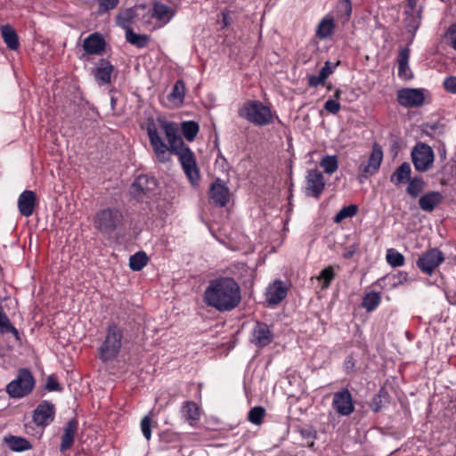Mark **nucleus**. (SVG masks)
I'll return each mask as SVG.
<instances>
[{
  "label": "nucleus",
  "instance_id": "f257e3e1",
  "mask_svg": "<svg viewBox=\"0 0 456 456\" xmlns=\"http://www.w3.org/2000/svg\"><path fill=\"white\" fill-rule=\"evenodd\" d=\"M157 123L165 133L169 144L168 147L159 136L158 126L154 120H149L147 123V134L158 160L165 163L170 160L171 153L177 155L183 170L191 183L198 184L200 180V174L197 166L196 157L178 134V125L160 117L157 118Z\"/></svg>",
  "mask_w": 456,
  "mask_h": 456
},
{
  "label": "nucleus",
  "instance_id": "f03ea898",
  "mask_svg": "<svg viewBox=\"0 0 456 456\" xmlns=\"http://www.w3.org/2000/svg\"><path fill=\"white\" fill-rule=\"evenodd\" d=\"M204 303L218 312H230L241 302L240 284L232 277L221 276L210 280L203 294Z\"/></svg>",
  "mask_w": 456,
  "mask_h": 456
},
{
  "label": "nucleus",
  "instance_id": "7ed1b4c3",
  "mask_svg": "<svg viewBox=\"0 0 456 456\" xmlns=\"http://www.w3.org/2000/svg\"><path fill=\"white\" fill-rule=\"evenodd\" d=\"M238 115L256 126L271 125L275 118L271 107L258 100L246 101L238 110Z\"/></svg>",
  "mask_w": 456,
  "mask_h": 456
},
{
  "label": "nucleus",
  "instance_id": "20e7f679",
  "mask_svg": "<svg viewBox=\"0 0 456 456\" xmlns=\"http://www.w3.org/2000/svg\"><path fill=\"white\" fill-rule=\"evenodd\" d=\"M124 330L115 322L108 325L102 343L98 349V357L102 362L114 360L120 353Z\"/></svg>",
  "mask_w": 456,
  "mask_h": 456
},
{
  "label": "nucleus",
  "instance_id": "39448f33",
  "mask_svg": "<svg viewBox=\"0 0 456 456\" xmlns=\"http://www.w3.org/2000/svg\"><path fill=\"white\" fill-rule=\"evenodd\" d=\"M123 220L122 213L117 208H104L94 216V227L102 233L113 232Z\"/></svg>",
  "mask_w": 456,
  "mask_h": 456
},
{
  "label": "nucleus",
  "instance_id": "423d86ee",
  "mask_svg": "<svg viewBox=\"0 0 456 456\" xmlns=\"http://www.w3.org/2000/svg\"><path fill=\"white\" fill-rule=\"evenodd\" d=\"M35 387V379L27 369L19 370L17 379L7 385L6 391L11 397L21 398L30 394Z\"/></svg>",
  "mask_w": 456,
  "mask_h": 456
},
{
  "label": "nucleus",
  "instance_id": "0eeeda50",
  "mask_svg": "<svg viewBox=\"0 0 456 456\" xmlns=\"http://www.w3.org/2000/svg\"><path fill=\"white\" fill-rule=\"evenodd\" d=\"M411 160L419 172L429 170L434 163L435 155L432 148L424 142H418L411 151Z\"/></svg>",
  "mask_w": 456,
  "mask_h": 456
},
{
  "label": "nucleus",
  "instance_id": "6e6552de",
  "mask_svg": "<svg viewBox=\"0 0 456 456\" xmlns=\"http://www.w3.org/2000/svg\"><path fill=\"white\" fill-rule=\"evenodd\" d=\"M331 406L339 416H349L354 411V402L352 394L347 388L333 394Z\"/></svg>",
  "mask_w": 456,
  "mask_h": 456
},
{
  "label": "nucleus",
  "instance_id": "1a4fd4ad",
  "mask_svg": "<svg viewBox=\"0 0 456 456\" xmlns=\"http://www.w3.org/2000/svg\"><path fill=\"white\" fill-rule=\"evenodd\" d=\"M157 187V181L153 176L140 175L131 185V194L139 201H142Z\"/></svg>",
  "mask_w": 456,
  "mask_h": 456
},
{
  "label": "nucleus",
  "instance_id": "9d476101",
  "mask_svg": "<svg viewBox=\"0 0 456 456\" xmlns=\"http://www.w3.org/2000/svg\"><path fill=\"white\" fill-rule=\"evenodd\" d=\"M444 261V256L438 248H431L422 254L416 265L420 271L426 274L431 275L435 269Z\"/></svg>",
  "mask_w": 456,
  "mask_h": 456
},
{
  "label": "nucleus",
  "instance_id": "9b49d317",
  "mask_svg": "<svg viewBox=\"0 0 456 456\" xmlns=\"http://www.w3.org/2000/svg\"><path fill=\"white\" fill-rule=\"evenodd\" d=\"M398 103L404 108L420 107L425 102L422 89L402 88L396 92Z\"/></svg>",
  "mask_w": 456,
  "mask_h": 456
},
{
  "label": "nucleus",
  "instance_id": "f8f14e48",
  "mask_svg": "<svg viewBox=\"0 0 456 456\" xmlns=\"http://www.w3.org/2000/svg\"><path fill=\"white\" fill-rule=\"evenodd\" d=\"M54 417V405L48 401H43L34 410L32 421L37 427L45 428L53 421Z\"/></svg>",
  "mask_w": 456,
  "mask_h": 456
},
{
  "label": "nucleus",
  "instance_id": "ddd939ff",
  "mask_svg": "<svg viewBox=\"0 0 456 456\" xmlns=\"http://www.w3.org/2000/svg\"><path fill=\"white\" fill-rule=\"evenodd\" d=\"M324 176L318 169L308 170L305 192L307 196L319 199L325 189Z\"/></svg>",
  "mask_w": 456,
  "mask_h": 456
},
{
  "label": "nucleus",
  "instance_id": "4468645a",
  "mask_svg": "<svg viewBox=\"0 0 456 456\" xmlns=\"http://www.w3.org/2000/svg\"><path fill=\"white\" fill-rule=\"evenodd\" d=\"M209 199L216 206L225 207L230 200V191L225 183L216 178L210 185Z\"/></svg>",
  "mask_w": 456,
  "mask_h": 456
},
{
  "label": "nucleus",
  "instance_id": "2eb2a0df",
  "mask_svg": "<svg viewBox=\"0 0 456 456\" xmlns=\"http://www.w3.org/2000/svg\"><path fill=\"white\" fill-rule=\"evenodd\" d=\"M274 338L273 331L265 322H256L252 331L251 342L259 348L270 345Z\"/></svg>",
  "mask_w": 456,
  "mask_h": 456
},
{
  "label": "nucleus",
  "instance_id": "dca6fc26",
  "mask_svg": "<svg viewBox=\"0 0 456 456\" xmlns=\"http://www.w3.org/2000/svg\"><path fill=\"white\" fill-rule=\"evenodd\" d=\"M106 41L98 32L90 34L83 42V49L89 55H101L105 52Z\"/></svg>",
  "mask_w": 456,
  "mask_h": 456
},
{
  "label": "nucleus",
  "instance_id": "f3484780",
  "mask_svg": "<svg viewBox=\"0 0 456 456\" xmlns=\"http://www.w3.org/2000/svg\"><path fill=\"white\" fill-rule=\"evenodd\" d=\"M288 289L281 280L270 284L265 292V299L269 305H277L286 298Z\"/></svg>",
  "mask_w": 456,
  "mask_h": 456
},
{
  "label": "nucleus",
  "instance_id": "a211bd4d",
  "mask_svg": "<svg viewBox=\"0 0 456 456\" xmlns=\"http://www.w3.org/2000/svg\"><path fill=\"white\" fill-rule=\"evenodd\" d=\"M114 66L110 61L101 59L97 67L93 70L94 77L99 85H108L111 83V75L114 71Z\"/></svg>",
  "mask_w": 456,
  "mask_h": 456
},
{
  "label": "nucleus",
  "instance_id": "6ab92c4d",
  "mask_svg": "<svg viewBox=\"0 0 456 456\" xmlns=\"http://www.w3.org/2000/svg\"><path fill=\"white\" fill-rule=\"evenodd\" d=\"M37 203V195L33 191H24L18 199V208L21 216H32Z\"/></svg>",
  "mask_w": 456,
  "mask_h": 456
},
{
  "label": "nucleus",
  "instance_id": "aec40b11",
  "mask_svg": "<svg viewBox=\"0 0 456 456\" xmlns=\"http://www.w3.org/2000/svg\"><path fill=\"white\" fill-rule=\"evenodd\" d=\"M78 422L73 418L69 419L64 427V431L61 436V442L60 451L61 452L70 449L74 444L75 436L77 432Z\"/></svg>",
  "mask_w": 456,
  "mask_h": 456
},
{
  "label": "nucleus",
  "instance_id": "412c9836",
  "mask_svg": "<svg viewBox=\"0 0 456 456\" xmlns=\"http://www.w3.org/2000/svg\"><path fill=\"white\" fill-rule=\"evenodd\" d=\"M409 47L399 49L397 55L398 77L403 80H410L413 77V73L409 67L410 59Z\"/></svg>",
  "mask_w": 456,
  "mask_h": 456
},
{
  "label": "nucleus",
  "instance_id": "4be33fe9",
  "mask_svg": "<svg viewBox=\"0 0 456 456\" xmlns=\"http://www.w3.org/2000/svg\"><path fill=\"white\" fill-rule=\"evenodd\" d=\"M383 159V151L379 144L374 143L372 146L371 153L369 157L368 163L362 167V173L367 175H373L379 169L380 164Z\"/></svg>",
  "mask_w": 456,
  "mask_h": 456
},
{
  "label": "nucleus",
  "instance_id": "5701e85b",
  "mask_svg": "<svg viewBox=\"0 0 456 456\" xmlns=\"http://www.w3.org/2000/svg\"><path fill=\"white\" fill-rule=\"evenodd\" d=\"M444 200V196L439 191H428L419 199L420 209L426 212H432Z\"/></svg>",
  "mask_w": 456,
  "mask_h": 456
},
{
  "label": "nucleus",
  "instance_id": "b1692460",
  "mask_svg": "<svg viewBox=\"0 0 456 456\" xmlns=\"http://www.w3.org/2000/svg\"><path fill=\"white\" fill-rule=\"evenodd\" d=\"M174 15L175 11L172 7L160 2L153 4L151 17L155 18L162 26L168 23Z\"/></svg>",
  "mask_w": 456,
  "mask_h": 456
},
{
  "label": "nucleus",
  "instance_id": "393cba45",
  "mask_svg": "<svg viewBox=\"0 0 456 456\" xmlns=\"http://www.w3.org/2000/svg\"><path fill=\"white\" fill-rule=\"evenodd\" d=\"M4 443L13 452H24L32 449V444L26 438L9 435L4 436Z\"/></svg>",
  "mask_w": 456,
  "mask_h": 456
},
{
  "label": "nucleus",
  "instance_id": "a878e982",
  "mask_svg": "<svg viewBox=\"0 0 456 456\" xmlns=\"http://www.w3.org/2000/svg\"><path fill=\"white\" fill-rule=\"evenodd\" d=\"M1 36L11 50H17L20 47L18 35L15 29L9 24L2 25L0 28Z\"/></svg>",
  "mask_w": 456,
  "mask_h": 456
},
{
  "label": "nucleus",
  "instance_id": "bb28decb",
  "mask_svg": "<svg viewBox=\"0 0 456 456\" xmlns=\"http://www.w3.org/2000/svg\"><path fill=\"white\" fill-rule=\"evenodd\" d=\"M390 403V395L385 387H381L370 403V407L374 412H379L382 408Z\"/></svg>",
  "mask_w": 456,
  "mask_h": 456
},
{
  "label": "nucleus",
  "instance_id": "cd10ccee",
  "mask_svg": "<svg viewBox=\"0 0 456 456\" xmlns=\"http://www.w3.org/2000/svg\"><path fill=\"white\" fill-rule=\"evenodd\" d=\"M411 168L408 162L402 163L392 174L390 177L391 183L395 185H400L411 179Z\"/></svg>",
  "mask_w": 456,
  "mask_h": 456
},
{
  "label": "nucleus",
  "instance_id": "c85d7f7f",
  "mask_svg": "<svg viewBox=\"0 0 456 456\" xmlns=\"http://www.w3.org/2000/svg\"><path fill=\"white\" fill-rule=\"evenodd\" d=\"M181 412L183 417L192 425L200 418V410L199 405L192 401H185L183 403Z\"/></svg>",
  "mask_w": 456,
  "mask_h": 456
},
{
  "label": "nucleus",
  "instance_id": "c756f323",
  "mask_svg": "<svg viewBox=\"0 0 456 456\" xmlns=\"http://www.w3.org/2000/svg\"><path fill=\"white\" fill-rule=\"evenodd\" d=\"M126 40L138 48H144L150 43L151 37L146 34H137L134 32L133 29H127Z\"/></svg>",
  "mask_w": 456,
  "mask_h": 456
},
{
  "label": "nucleus",
  "instance_id": "7c9ffc66",
  "mask_svg": "<svg viewBox=\"0 0 456 456\" xmlns=\"http://www.w3.org/2000/svg\"><path fill=\"white\" fill-rule=\"evenodd\" d=\"M0 333H12L16 341H20V337L18 330L11 323L7 314L4 312L0 305Z\"/></svg>",
  "mask_w": 456,
  "mask_h": 456
},
{
  "label": "nucleus",
  "instance_id": "2f4dec72",
  "mask_svg": "<svg viewBox=\"0 0 456 456\" xmlns=\"http://www.w3.org/2000/svg\"><path fill=\"white\" fill-rule=\"evenodd\" d=\"M181 131L188 142H193L200 132V126L196 121H183L181 123Z\"/></svg>",
  "mask_w": 456,
  "mask_h": 456
},
{
  "label": "nucleus",
  "instance_id": "473e14b6",
  "mask_svg": "<svg viewBox=\"0 0 456 456\" xmlns=\"http://www.w3.org/2000/svg\"><path fill=\"white\" fill-rule=\"evenodd\" d=\"M426 183L420 176H415L408 181V186L406 188L407 193L411 198H417L424 191Z\"/></svg>",
  "mask_w": 456,
  "mask_h": 456
},
{
  "label": "nucleus",
  "instance_id": "72a5a7b5",
  "mask_svg": "<svg viewBox=\"0 0 456 456\" xmlns=\"http://www.w3.org/2000/svg\"><path fill=\"white\" fill-rule=\"evenodd\" d=\"M381 302V296L379 292L371 291L366 293L362 301V306L367 312L374 311Z\"/></svg>",
  "mask_w": 456,
  "mask_h": 456
},
{
  "label": "nucleus",
  "instance_id": "f704fd0d",
  "mask_svg": "<svg viewBox=\"0 0 456 456\" xmlns=\"http://www.w3.org/2000/svg\"><path fill=\"white\" fill-rule=\"evenodd\" d=\"M136 16L135 11L133 9H126L120 12L117 17V23L126 30L132 29L131 25L134 22V19Z\"/></svg>",
  "mask_w": 456,
  "mask_h": 456
},
{
  "label": "nucleus",
  "instance_id": "c9c22d12",
  "mask_svg": "<svg viewBox=\"0 0 456 456\" xmlns=\"http://www.w3.org/2000/svg\"><path fill=\"white\" fill-rule=\"evenodd\" d=\"M149 261V257L143 251L132 255L129 258V266L133 271H141Z\"/></svg>",
  "mask_w": 456,
  "mask_h": 456
},
{
  "label": "nucleus",
  "instance_id": "e433bc0d",
  "mask_svg": "<svg viewBox=\"0 0 456 456\" xmlns=\"http://www.w3.org/2000/svg\"><path fill=\"white\" fill-rule=\"evenodd\" d=\"M335 28L333 19H323L318 26L316 36L319 38H327L333 34Z\"/></svg>",
  "mask_w": 456,
  "mask_h": 456
},
{
  "label": "nucleus",
  "instance_id": "4c0bfd02",
  "mask_svg": "<svg viewBox=\"0 0 456 456\" xmlns=\"http://www.w3.org/2000/svg\"><path fill=\"white\" fill-rule=\"evenodd\" d=\"M358 209V206L355 204H350L348 206H346L337 213V215L333 218V221L336 224H339L346 218L354 216L357 214Z\"/></svg>",
  "mask_w": 456,
  "mask_h": 456
},
{
  "label": "nucleus",
  "instance_id": "58836bf2",
  "mask_svg": "<svg viewBox=\"0 0 456 456\" xmlns=\"http://www.w3.org/2000/svg\"><path fill=\"white\" fill-rule=\"evenodd\" d=\"M185 96V84L182 79L177 80L168 95L170 101H177L182 103Z\"/></svg>",
  "mask_w": 456,
  "mask_h": 456
},
{
  "label": "nucleus",
  "instance_id": "ea45409f",
  "mask_svg": "<svg viewBox=\"0 0 456 456\" xmlns=\"http://www.w3.org/2000/svg\"><path fill=\"white\" fill-rule=\"evenodd\" d=\"M335 272L334 267L331 265H329L325 267L321 273L320 275L317 277L319 281H322V289H328L333 279L335 278Z\"/></svg>",
  "mask_w": 456,
  "mask_h": 456
},
{
  "label": "nucleus",
  "instance_id": "a19ab883",
  "mask_svg": "<svg viewBox=\"0 0 456 456\" xmlns=\"http://www.w3.org/2000/svg\"><path fill=\"white\" fill-rule=\"evenodd\" d=\"M320 166L323 168L326 174L331 175L338 168V162L336 156H325L322 159Z\"/></svg>",
  "mask_w": 456,
  "mask_h": 456
},
{
  "label": "nucleus",
  "instance_id": "79ce46f5",
  "mask_svg": "<svg viewBox=\"0 0 456 456\" xmlns=\"http://www.w3.org/2000/svg\"><path fill=\"white\" fill-rule=\"evenodd\" d=\"M265 414L266 411L264 407L256 406L250 409L248 415V419L255 425H261L264 421Z\"/></svg>",
  "mask_w": 456,
  "mask_h": 456
},
{
  "label": "nucleus",
  "instance_id": "37998d69",
  "mask_svg": "<svg viewBox=\"0 0 456 456\" xmlns=\"http://www.w3.org/2000/svg\"><path fill=\"white\" fill-rule=\"evenodd\" d=\"M387 261L393 267H399L404 264V256L394 248L387 251Z\"/></svg>",
  "mask_w": 456,
  "mask_h": 456
},
{
  "label": "nucleus",
  "instance_id": "c03bdc74",
  "mask_svg": "<svg viewBox=\"0 0 456 456\" xmlns=\"http://www.w3.org/2000/svg\"><path fill=\"white\" fill-rule=\"evenodd\" d=\"M118 2L119 0H98V12L103 13L116 8V6L118 4Z\"/></svg>",
  "mask_w": 456,
  "mask_h": 456
},
{
  "label": "nucleus",
  "instance_id": "a18cd8bd",
  "mask_svg": "<svg viewBox=\"0 0 456 456\" xmlns=\"http://www.w3.org/2000/svg\"><path fill=\"white\" fill-rule=\"evenodd\" d=\"M151 419L150 416H145L141 422V428L144 437L147 440L151 439Z\"/></svg>",
  "mask_w": 456,
  "mask_h": 456
},
{
  "label": "nucleus",
  "instance_id": "49530a36",
  "mask_svg": "<svg viewBox=\"0 0 456 456\" xmlns=\"http://www.w3.org/2000/svg\"><path fill=\"white\" fill-rule=\"evenodd\" d=\"M324 109L331 113V114H338L341 109V105L338 101L330 99L328 100L324 104Z\"/></svg>",
  "mask_w": 456,
  "mask_h": 456
},
{
  "label": "nucleus",
  "instance_id": "de8ad7c7",
  "mask_svg": "<svg viewBox=\"0 0 456 456\" xmlns=\"http://www.w3.org/2000/svg\"><path fill=\"white\" fill-rule=\"evenodd\" d=\"M299 434L305 439H315L316 430L313 427H303L298 429Z\"/></svg>",
  "mask_w": 456,
  "mask_h": 456
},
{
  "label": "nucleus",
  "instance_id": "09e8293b",
  "mask_svg": "<svg viewBox=\"0 0 456 456\" xmlns=\"http://www.w3.org/2000/svg\"><path fill=\"white\" fill-rule=\"evenodd\" d=\"M45 388L48 391H61V387L58 379L53 376H49L46 379Z\"/></svg>",
  "mask_w": 456,
  "mask_h": 456
},
{
  "label": "nucleus",
  "instance_id": "8fccbe9b",
  "mask_svg": "<svg viewBox=\"0 0 456 456\" xmlns=\"http://www.w3.org/2000/svg\"><path fill=\"white\" fill-rule=\"evenodd\" d=\"M307 80H308V86L310 87H317L318 86H324L325 85V81H326L320 75H318V76L309 75L307 77Z\"/></svg>",
  "mask_w": 456,
  "mask_h": 456
},
{
  "label": "nucleus",
  "instance_id": "3c124183",
  "mask_svg": "<svg viewBox=\"0 0 456 456\" xmlns=\"http://www.w3.org/2000/svg\"><path fill=\"white\" fill-rule=\"evenodd\" d=\"M444 87L447 92L456 94V77L451 76L445 78Z\"/></svg>",
  "mask_w": 456,
  "mask_h": 456
},
{
  "label": "nucleus",
  "instance_id": "603ef678",
  "mask_svg": "<svg viewBox=\"0 0 456 456\" xmlns=\"http://www.w3.org/2000/svg\"><path fill=\"white\" fill-rule=\"evenodd\" d=\"M358 250H359V244L354 243V244H352L349 247L346 248L342 256L345 259H351Z\"/></svg>",
  "mask_w": 456,
  "mask_h": 456
},
{
  "label": "nucleus",
  "instance_id": "864d4df0",
  "mask_svg": "<svg viewBox=\"0 0 456 456\" xmlns=\"http://www.w3.org/2000/svg\"><path fill=\"white\" fill-rule=\"evenodd\" d=\"M447 37L451 41V45L456 50V23L452 24L447 29Z\"/></svg>",
  "mask_w": 456,
  "mask_h": 456
},
{
  "label": "nucleus",
  "instance_id": "5fc2aeb1",
  "mask_svg": "<svg viewBox=\"0 0 456 456\" xmlns=\"http://www.w3.org/2000/svg\"><path fill=\"white\" fill-rule=\"evenodd\" d=\"M333 73V68L330 66V61H326L324 66L321 69L319 75L325 80Z\"/></svg>",
  "mask_w": 456,
  "mask_h": 456
},
{
  "label": "nucleus",
  "instance_id": "6e6d98bb",
  "mask_svg": "<svg viewBox=\"0 0 456 456\" xmlns=\"http://www.w3.org/2000/svg\"><path fill=\"white\" fill-rule=\"evenodd\" d=\"M341 1H342V4H343L346 13L350 14L352 12L351 0H341Z\"/></svg>",
  "mask_w": 456,
  "mask_h": 456
},
{
  "label": "nucleus",
  "instance_id": "4d7b16f0",
  "mask_svg": "<svg viewBox=\"0 0 456 456\" xmlns=\"http://www.w3.org/2000/svg\"><path fill=\"white\" fill-rule=\"evenodd\" d=\"M341 94H342V91L340 89H336L335 93H334V100H337L338 101L340 96H341Z\"/></svg>",
  "mask_w": 456,
  "mask_h": 456
},
{
  "label": "nucleus",
  "instance_id": "13d9d810",
  "mask_svg": "<svg viewBox=\"0 0 456 456\" xmlns=\"http://www.w3.org/2000/svg\"><path fill=\"white\" fill-rule=\"evenodd\" d=\"M352 360H353L352 357H350V359L347 360L346 364L347 365H351L352 364V366H354V362H352Z\"/></svg>",
  "mask_w": 456,
  "mask_h": 456
},
{
  "label": "nucleus",
  "instance_id": "bf43d9fd",
  "mask_svg": "<svg viewBox=\"0 0 456 456\" xmlns=\"http://www.w3.org/2000/svg\"><path fill=\"white\" fill-rule=\"evenodd\" d=\"M352 360H353L352 357H350V359L347 360L346 364L347 365H351L352 364V366H354V362H352Z\"/></svg>",
  "mask_w": 456,
  "mask_h": 456
},
{
  "label": "nucleus",
  "instance_id": "052dcab7",
  "mask_svg": "<svg viewBox=\"0 0 456 456\" xmlns=\"http://www.w3.org/2000/svg\"><path fill=\"white\" fill-rule=\"evenodd\" d=\"M31 428V426H30V425H28V424H26V425H25L26 433H28V434L29 433L28 428Z\"/></svg>",
  "mask_w": 456,
  "mask_h": 456
},
{
  "label": "nucleus",
  "instance_id": "680f3d73",
  "mask_svg": "<svg viewBox=\"0 0 456 456\" xmlns=\"http://www.w3.org/2000/svg\"><path fill=\"white\" fill-rule=\"evenodd\" d=\"M327 89L328 90H330L331 89V85L330 84L329 86H327Z\"/></svg>",
  "mask_w": 456,
  "mask_h": 456
},
{
  "label": "nucleus",
  "instance_id": "e2e57ef3",
  "mask_svg": "<svg viewBox=\"0 0 456 456\" xmlns=\"http://www.w3.org/2000/svg\"><path fill=\"white\" fill-rule=\"evenodd\" d=\"M454 410H455V413H456V403H455V405H454Z\"/></svg>",
  "mask_w": 456,
  "mask_h": 456
}]
</instances>
